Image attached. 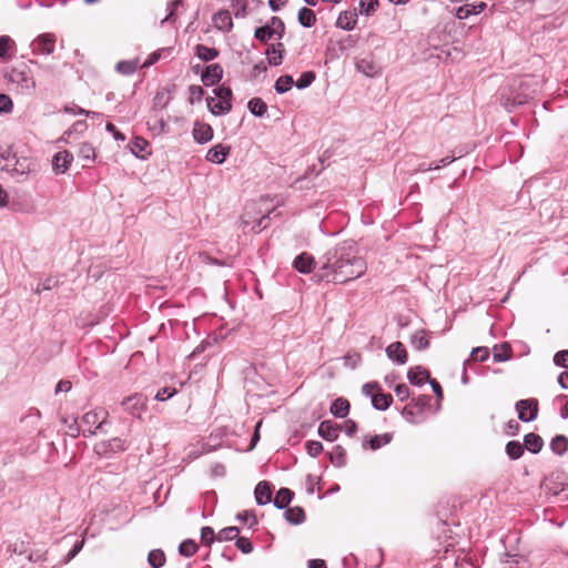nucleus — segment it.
Here are the masks:
<instances>
[{"mask_svg": "<svg viewBox=\"0 0 568 568\" xmlns=\"http://www.w3.org/2000/svg\"><path fill=\"white\" fill-rule=\"evenodd\" d=\"M292 497H293V494L290 489L281 488L274 498L275 507H277L278 509H283V508L287 507L292 500Z\"/></svg>", "mask_w": 568, "mask_h": 568, "instance_id": "nucleus-26", "label": "nucleus"}, {"mask_svg": "<svg viewBox=\"0 0 568 568\" xmlns=\"http://www.w3.org/2000/svg\"><path fill=\"white\" fill-rule=\"evenodd\" d=\"M506 453L511 459H518L524 454V445L511 440L506 445Z\"/></svg>", "mask_w": 568, "mask_h": 568, "instance_id": "nucleus-35", "label": "nucleus"}, {"mask_svg": "<svg viewBox=\"0 0 568 568\" xmlns=\"http://www.w3.org/2000/svg\"><path fill=\"white\" fill-rule=\"evenodd\" d=\"M516 410L518 418L521 422L528 423L536 419L538 414V402L534 398L521 399L516 403Z\"/></svg>", "mask_w": 568, "mask_h": 568, "instance_id": "nucleus-6", "label": "nucleus"}, {"mask_svg": "<svg viewBox=\"0 0 568 568\" xmlns=\"http://www.w3.org/2000/svg\"><path fill=\"white\" fill-rule=\"evenodd\" d=\"M357 22V14L353 11H344L339 13L336 26L343 30H353Z\"/></svg>", "mask_w": 568, "mask_h": 568, "instance_id": "nucleus-20", "label": "nucleus"}, {"mask_svg": "<svg viewBox=\"0 0 568 568\" xmlns=\"http://www.w3.org/2000/svg\"><path fill=\"white\" fill-rule=\"evenodd\" d=\"M247 108L250 112L256 116H263L267 111L266 103L260 98H253L248 101Z\"/></svg>", "mask_w": 568, "mask_h": 568, "instance_id": "nucleus-28", "label": "nucleus"}, {"mask_svg": "<svg viewBox=\"0 0 568 568\" xmlns=\"http://www.w3.org/2000/svg\"><path fill=\"white\" fill-rule=\"evenodd\" d=\"M407 378L414 385H422L429 379V374L425 368L417 366L408 371Z\"/></svg>", "mask_w": 568, "mask_h": 568, "instance_id": "nucleus-24", "label": "nucleus"}, {"mask_svg": "<svg viewBox=\"0 0 568 568\" xmlns=\"http://www.w3.org/2000/svg\"><path fill=\"white\" fill-rule=\"evenodd\" d=\"M73 161L71 152L64 150L58 152L52 159V169L55 174H63Z\"/></svg>", "mask_w": 568, "mask_h": 568, "instance_id": "nucleus-11", "label": "nucleus"}, {"mask_svg": "<svg viewBox=\"0 0 568 568\" xmlns=\"http://www.w3.org/2000/svg\"><path fill=\"white\" fill-rule=\"evenodd\" d=\"M9 80L17 84L22 93H31L36 89V81L29 72L21 69H13L9 74Z\"/></svg>", "mask_w": 568, "mask_h": 568, "instance_id": "nucleus-5", "label": "nucleus"}, {"mask_svg": "<svg viewBox=\"0 0 568 568\" xmlns=\"http://www.w3.org/2000/svg\"><path fill=\"white\" fill-rule=\"evenodd\" d=\"M55 37L52 33L40 34L32 43L36 53L51 54L54 51Z\"/></svg>", "mask_w": 568, "mask_h": 568, "instance_id": "nucleus-9", "label": "nucleus"}, {"mask_svg": "<svg viewBox=\"0 0 568 568\" xmlns=\"http://www.w3.org/2000/svg\"><path fill=\"white\" fill-rule=\"evenodd\" d=\"M195 54L199 59L203 61H211L219 55V52L214 48H209L204 44H197L195 48Z\"/></svg>", "mask_w": 568, "mask_h": 568, "instance_id": "nucleus-27", "label": "nucleus"}, {"mask_svg": "<svg viewBox=\"0 0 568 568\" xmlns=\"http://www.w3.org/2000/svg\"><path fill=\"white\" fill-rule=\"evenodd\" d=\"M550 448L554 453L562 455L568 449V438L564 435H557L552 438Z\"/></svg>", "mask_w": 568, "mask_h": 568, "instance_id": "nucleus-31", "label": "nucleus"}, {"mask_svg": "<svg viewBox=\"0 0 568 568\" xmlns=\"http://www.w3.org/2000/svg\"><path fill=\"white\" fill-rule=\"evenodd\" d=\"M453 161H454V159H453V158H450V156H445V158H443V159L439 161V163H438V164H436V165H428V166H427L425 163H422V164H419V166H418V171H420V172H426V171H430V170H438L440 166L448 165V164H450Z\"/></svg>", "mask_w": 568, "mask_h": 568, "instance_id": "nucleus-48", "label": "nucleus"}, {"mask_svg": "<svg viewBox=\"0 0 568 568\" xmlns=\"http://www.w3.org/2000/svg\"><path fill=\"white\" fill-rule=\"evenodd\" d=\"M106 418V412L104 409L88 412L82 416L81 423L87 427L90 434H94L99 429Z\"/></svg>", "mask_w": 568, "mask_h": 568, "instance_id": "nucleus-7", "label": "nucleus"}, {"mask_svg": "<svg viewBox=\"0 0 568 568\" xmlns=\"http://www.w3.org/2000/svg\"><path fill=\"white\" fill-rule=\"evenodd\" d=\"M148 561L153 568H160L165 562L164 552L160 549L151 550L148 556Z\"/></svg>", "mask_w": 568, "mask_h": 568, "instance_id": "nucleus-36", "label": "nucleus"}, {"mask_svg": "<svg viewBox=\"0 0 568 568\" xmlns=\"http://www.w3.org/2000/svg\"><path fill=\"white\" fill-rule=\"evenodd\" d=\"M236 546L244 554H250L253 550L252 542L247 538H244V537H239L236 539Z\"/></svg>", "mask_w": 568, "mask_h": 568, "instance_id": "nucleus-53", "label": "nucleus"}, {"mask_svg": "<svg viewBox=\"0 0 568 568\" xmlns=\"http://www.w3.org/2000/svg\"><path fill=\"white\" fill-rule=\"evenodd\" d=\"M544 446L542 438L535 434L529 433L524 438V448L528 449L529 452L537 454L541 450Z\"/></svg>", "mask_w": 568, "mask_h": 568, "instance_id": "nucleus-22", "label": "nucleus"}, {"mask_svg": "<svg viewBox=\"0 0 568 568\" xmlns=\"http://www.w3.org/2000/svg\"><path fill=\"white\" fill-rule=\"evenodd\" d=\"M78 156L83 161H93L95 159V150L90 143L83 142L79 146Z\"/></svg>", "mask_w": 568, "mask_h": 568, "instance_id": "nucleus-38", "label": "nucleus"}, {"mask_svg": "<svg viewBox=\"0 0 568 568\" xmlns=\"http://www.w3.org/2000/svg\"><path fill=\"white\" fill-rule=\"evenodd\" d=\"M192 135L197 143L204 144L213 139V129L207 123L195 122Z\"/></svg>", "mask_w": 568, "mask_h": 568, "instance_id": "nucleus-12", "label": "nucleus"}, {"mask_svg": "<svg viewBox=\"0 0 568 568\" xmlns=\"http://www.w3.org/2000/svg\"><path fill=\"white\" fill-rule=\"evenodd\" d=\"M489 357L488 347L480 346L476 347L470 353V359L476 362H485Z\"/></svg>", "mask_w": 568, "mask_h": 568, "instance_id": "nucleus-45", "label": "nucleus"}, {"mask_svg": "<svg viewBox=\"0 0 568 568\" xmlns=\"http://www.w3.org/2000/svg\"><path fill=\"white\" fill-rule=\"evenodd\" d=\"M84 545V539H82L80 542H78L71 550L70 552L68 554V560H71L72 558H74L79 551L82 549Z\"/></svg>", "mask_w": 568, "mask_h": 568, "instance_id": "nucleus-63", "label": "nucleus"}, {"mask_svg": "<svg viewBox=\"0 0 568 568\" xmlns=\"http://www.w3.org/2000/svg\"><path fill=\"white\" fill-rule=\"evenodd\" d=\"M215 97L207 98V106L214 115L226 114L232 109V91L226 87H219L214 90Z\"/></svg>", "mask_w": 568, "mask_h": 568, "instance_id": "nucleus-2", "label": "nucleus"}, {"mask_svg": "<svg viewBox=\"0 0 568 568\" xmlns=\"http://www.w3.org/2000/svg\"><path fill=\"white\" fill-rule=\"evenodd\" d=\"M132 145H133V153H135L136 155L141 152H144L146 151V148L149 146V143L145 139L143 138H135L134 141L132 142Z\"/></svg>", "mask_w": 568, "mask_h": 568, "instance_id": "nucleus-52", "label": "nucleus"}, {"mask_svg": "<svg viewBox=\"0 0 568 568\" xmlns=\"http://www.w3.org/2000/svg\"><path fill=\"white\" fill-rule=\"evenodd\" d=\"M329 410L335 417L343 418L348 414L349 403L347 399L339 397L332 403Z\"/></svg>", "mask_w": 568, "mask_h": 568, "instance_id": "nucleus-23", "label": "nucleus"}, {"mask_svg": "<svg viewBox=\"0 0 568 568\" xmlns=\"http://www.w3.org/2000/svg\"><path fill=\"white\" fill-rule=\"evenodd\" d=\"M222 75L223 69L220 64H210L202 74V81L205 85H213L222 79Z\"/></svg>", "mask_w": 568, "mask_h": 568, "instance_id": "nucleus-17", "label": "nucleus"}, {"mask_svg": "<svg viewBox=\"0 0 568 568\" xmlns=\"http://www.w3.org/2000/svg\"><path fill=\"white\" fill-rule=\"evenodd\" d=\"M255 499L258 505H266L272 499L271 486L267 481H261L255 487Z\"/></svg>", "mask_w": 568, "mask_h": 568, "instance_id": "nucleus-19", "label": "nucleus"}, {"mask_svg": "<svg viewBox=\"0 0 568 568\" xmlns=\"http://www.w3.org/2000/svg\"><path fill=\"white\" fill-rule=\"evenodd\" d=\"M12 109V101L7 94H0V112H10Z\"/></svg>", "mask_w": 568, "mask_h": 568, "instance_id": "nucleus-57", "label": "nucleus"}, {"mask_svg": "<svg viewBox=\"0 0 568 568\" xmlns=\"http://www.w3.org/2000/svg\"><path fill=\"white\" fill-rule=\"evenodd\" d=\"M356 428H357V427H356L355 422H353V420H351V419H349V420H346V422L344 423V430H345V433H346L348 436L354 435V434H355V432H356Z\"/></svg>", "mask_w": 568, "mask_h": 568, "instance_id": "nucleus-62", "label": "nucleus"}, {"mask_svg": "<svg viewBox=\"0 0 568 568\" xmlns=\"http://www.w3.org/2000/svg\"><path fill=\"white\" fill-rule=\"evenodd\" d=\"M57 282L53 278H47L39 283L34 290L36 294H41L43 291H49L55 286Z\"/></svg>", "mask_w": 568, "mask_h": 568, "instance_id": "nucleus-55", "label": "nucleus"}, {"mask_svg": "<svg viewBox=\"0 0 568 568\" xmlns=\"http://www.w3.org/2000/svg\"><path fill=\"white\" fill-rule=\"evenodd\" d=\"M214 539H216V536L214 534L213 528L203 527L201 530V541L210 546L214 541Z\"/></svg>", "mask_w": 568, "mask_h": 568, "instance_id": "nucleus-50", "label": "nucleus"}, {"mask_svg": "<svg viewBox=\"0 0 568 568\" xmlns=\"http://www.w3.org/2000/svg\"><path fill=\"white\" fill-rule=\"evenodd\" d=\"M357 70L367 77H374L377 72L375 64L366 59H362L356 64Z\"/></svg>", "mask_w": 568, "mask_h": 568, "instance_id": "nucleus-42", "label": "nucleus"}, {"mask_svg": "<svg viewBox=\"0 0 568 568\" xmlns=\"http://www.w3.org/2000/svg\"><path fill=\"white\" fill-rule=\"evenodd\" d=\"M392 400L393 398L390 394L377 393L373 396L372 404L376 409L385 410L389 407Z\"/></svg>", "mask_w": 568, "mask_h": 568, "instance_id": "nucleus-29", "label": "nucleus"}, {"mask_svg": "<svg viewBox=\"0 0 568 568\" xmlns=\"http://www.w3.org/2000/svg\"><path fill=\"white\" fill-rule=\"evenodd\" d=\"M315 276L318 281L343 284L363 276L366 272L365 261L357 256L348 243H342L325 252L317 262Z\"/></svg>", "mask_w": 568, "mask_h": 568, "instance_id": "nucleus-1", "label": "nucleus"}, {"mask_svg": "<svg viewBox=\"0 0 568 568\" xmlns=\"http://www.w3.org/2000/svg\"><path fill=\"white\" fill-rule=\"evenodd\" d=\"M377 7H378L377 0H361L359 1L361 13H364L365 16H371L373 12L376 11Z\"/></svg>", "mask_w": 568, "mask_h": 568, "instance_id": "nucleus-44", "label": "nucleus"}, {"mask_svg": "<svg viewBox=\"0 0 568 568\" xmlns=\"http://www.w3.org/2000/svg\"><path fill=\"white\" fill-rule=\"evenodd\" d=\"M395 393L397 395V397L400 399V400H405L408 398L409 396V389L407 387V385L405 384H398L396 387H395Z\"/></svg>", "mask_w": 568, "mask_h": 568, "instance_id": "nucleus-58", "label": "nucleus"}, {"mask_svg": "<svg viewBox=\"0 0 568 568\" xmlns=\"http://www.w3.org/2000/svg\"><path fill=\"white\" fill-rule=\"evenodd\" d=\"M284 47L281 42L272 44L266 50V57L271 65H280L283 61Z\"/></svg>", "mask_w": 568, "mask_h": 568, "instance_id": "nucleus-21", "label": "nucleus"}, {"mask_svg": "<svg viewBox=\"0 0 568 568\" xmlns=\"http://www.w3.org/2000/svg\"><path fill=\"white\" fill-rule=\"evenodd\" d=\"M285 26L278 17H272L271 20L257 29H255L254 37L262 42H266L276 37L281 39L284 34Z\"/></svg>", "mask_w": 568, "mask_h": 568, "instance_id": "nucleus-3", "label": "nucleus"}, {"mask_svg": "<svg viewBox=\"0 0 568 568\" xmlns=\"http://www.w3.org/2000/svg\"><path fill=\"white\" fill-rule=\"evenodd\" d=\"M315 264L314 257L306 252L300 254L293 262L295 270L304 274L311 273L315 268Z\"/></svg>", "mask_w": 568, "mask_h": 568, "instance_id": "nucleus-16", "label": "nucleus"}, {"mask_svg": "<svg viewBox=\"0 0 568 568\" xmlns=\"http://www.w3.org/2000/svg\"><path fill=\"white\" fill-rule=\"evenodd\" d=\"M121 405L128 413L139 416L146 408V397L142 394H134L125 397Z\"/></svg>", "mask_w": 568, "mask_h": 568, "instance_id": "nucleus-8", "label": "nucleus"}, {"mask_svg": "<svg viewBox=\"0 0 568 568\" xmlns=\"http://www.w3.org/2000/svg\"><path fill=\"white\" fill-rule=\"evenodd\" d=\"M72 384L70 381H60L55 386V393H67L71 389Z\"/></svg>", "mask_w": 568, "mask_h": 568, "instance_id": "nucleus-60", "label": "nucleus"}, {"mask_svg": "<svg viewBox=\"0 0 568 568\" xmlns=\"http://www.w3.org/2000/svg\"><path fill=\"white\" fill-rule=\"evenodd\" d=\"M197 550V545L192 539H186L180 544L179 552L184 557L193 556Z\"/></svg>", "mask_w": 568, "mask_h": 568, "instance_id": "nucleus-41", "label": "nucleus"}, {"mask_svg": "<svg viewBox=\"0 0 568 568\" xmlns=\"http://www.w3.org/2000/svg\"><path fill=\"white\" fill-rule=\"evenodd\" d=\"M31 171L30 163L27 160H23L22 162L17 161L14 166L12 168V172L24 175Z\"/></svg>", "mask_w": 568, "mask_h": 568, "instance_id": "nucleus-51", "label": "nucleus"}, {"mask_svg": "<svg viewBox=\"0 0 568 568\" xmlns=\"http://www.w3.org/2000/svg\"><path fill=\"white\" fill-rule=\"evenodd\" d=\"M239 532H240L239 528L234 527V526L223 528L217 532L216 540H219V541L233 540V539L237 538Z\"/></svg>", "mask_w": 568, "mask_h": 568, "instance_id": "nucleus-39", "label": "nucleus"}, {"mask_svg": "<svg viewBox=\"0 0 568 568\" xmlns=\"http://www.w3.org/2000/svg\"><path fill=\"white\" fill-rule=\"evenodd\" d=\"M486 7L487 6L485 2H479L477 4H465V6L458 7L455 10V17L457 19L464 20V19L469 18L471 14H479L480 12H483L486 9Z\"/></svg>", "mask_w": 568, "mask_h": 568, "instance_id": "nucleus-18", "label": "nucleus"}, {"mask_svg": "<svg viewBox=\"0 0 568 568\" xmlns=\"http://www.w3.org/2000/svg\"><path fill=\"white\" fill-rule=\"evenodd\" d=\"M231 153V146L227 144L219 143L212 146L205 155L207 162L214 164H222Z\"/></svg>", "mask_w": 568, "mask_h": 568, "instance_id": "nucleus-10", "label": "nucleus"}, {"mask_svg": "<svg viewBox=\"0 0 568 568\" xmlns=\"http://www.w3.org/2000/svg\"><path fill=\"white\" fill-rule=\"evenodd\" d=\"M362 390L366 396H371L373 398V396L378 393V386L377 384L367 383L362 387Z\"/></svg>", "mask_w": 568, "mask_h": 568, "instance_id": "nucleus-59", "label": "nucleus"}, {"mask_svg": "<svg viewBox=\"0 0 568 568\" xmlns=\"http://www.w3.org/2000/svg\"><path fill=\"white\" fill-rule=\"evenodd\" d=\"M105 128H106V130L109 132L113 133V136H114L115 140H119V141H124L125 140L124 134H122L121 132L116 131L115 126L112 123H108Z\"/></svg>", "mask_w": 568, "mask_h": 568, "instance_id": "nucleus-61", "label": "nucleus"}, {"mask_svg": "<svg viewBox=\"0 0 568 568\" xmlns=\"http://www.w3.org/2000/svg\"><path fill=\"white\" fill-rule=\"evenodd\" d=\"M341 427L332 422V420H324L320 424L318 427V435L328 442H334L338 437Z\"/></svg>", "mask_w": 568, "mask_h": 568, "instance_id": "nucleus-15", "label": "nucleus"}, {"mask_svg": "<svg viewBox=\"0 0 568 568\" xmlns=\"http://www.w3.org/2000/svg\"><path fill=\"white\" fill-rule=\"evenodd\" d=\"M14 42L8 36L0 37V58L3 60H8L11 58L10 50L12 49Z\"/></svg>", "mask_w": 568, "mask_h": 568, "instance_id": "nucleus-33", "label": "nucleus"}, {"mask_svg": "<svg viewBox=\"0 0 568 568\" xmlns=\"http://www.w3.org/2000/svg\"><path fill=\"white\" fill-rule=\"evenodd\" d=\"M128 447L126 442L121 438H111L95 444L94 450L98 455L103 457H111L113 454L125 450Z\"/></svg>", "mask_w": 568, "mask_h": 568, "instance_id": "nucleus-4", "label": "nucleus"}, {"mask_svg": "<svg viewBox=\"0 0 568 568\" xmlns=\"http://www.w3.org/2000/svg\"><path fill=\"white\" fill-rule=\"evenodd\" d=\"M308 568H326V565L322 559H312L308 561Z\"/></svg>", "mask_w": 568, "mask_h": 568, "instance_id": "nucleus-64", "label": "nucleus"}, {"mask_svg": "<svg viewBox=\"0 0 568 568\" xmlns=\"http://www.w3.org/2000/svg\"><path fill=\"white\" fill-rule=\"evenodd\" d=\"M315 80V74L312 71L304 72L300 79L296 81V87L298 89H305L312 84V82Z\"/></svg>", "mask_w": 568, "mask_h": 568, "instance_id": "nucleus-46", "label": "nucleus"}, {"mask_svg": "<svg viewBox=\"0 0 568 568\" xmlns=\"http://www.w3.org/2000/svg\"><path fill=\"white\" fill-rule=\"evenodd\" d=\"M392 436L389 434L375 435L371 437V439L368 440V445L371 449L375 450L388 444Z\"/></svg>", "mask_w": 568, "mask_h": 568, "instance_id": "nucleus-40", "label": "nucleus"}, {"mask_svg": "<svg viewBox=\"0 0 568 568\" xmlns=\"http://www.w3.org/2000/svg\"><path fill=\"white\" fill-rule=\"evenodd\" d=\"M410 343L418 351L425 349L429 346V341H428L427 334L424 329L416 331L412 335Z\"/></svg>", "mask_w": 568, "mask_h": 568, "instance_id": "nucleus-25", "label": "nucleus"}, {"mask_svg": "<svg viewBox=\"0 0 568 568\" xmlns=\"http://www.w3.org/2000/svg\"><path fill=\"white\" fill-rule=\"evenodd\" d=\"M138 68V61L131 60V61H120L116 63V71L123 75H131L135 72Z\"/></svg>", "mask_w": 568, "mask_h": 568, "instance_id": "nucleus-34", "label": "nucleus"}, {"mask_svg": "<svg viewBox=\"0 0 568 568\" xmlns=\"http://www.w3.org/2000/svg\"><path fill=\"white\" fill-rule=\"evenodd\" d=\"M386 354L393 362L403 365L407 362V352L400 342H394L386 347Z\"/></svg>", "mask_w": 568, "mask_h": 568, "instance_id": "nucleus-14", "label": "nucleus"}, {"mask_svg": "<svg viewBox=\"0 0 568 568\" xmlns=\"http://www.w3.org/2000/svg\"><path fill=\"white\" fill-rule=\"evenodd\" d=\"M285 517L291 524L297 525L304 521L305 514L301 507H293L286 510Z\"/></svg>", "mask_w": 568, "mask_h": 568, "instance_id": "nucleus-32", "label": "nucleus"}, {"mask_svg": "<svg viewBox=\"0 0 568 568\" xmlns=\"http://www.w3.org/2000/svg\"><path fill=\"white\" fill-rule=\"evenodd\" d=\"M306 449L310 456L316 457L323 450V445L321 442L317 440H308L306 443Z\"/></svg>", "mask_w": 568, "mask_h": 568, "instance_id": "nucleus-49", "label": "nucleus"}, {"mask_svg": "<svg viewBox=\"0 0 568 568\" xmlns=\"http://www.w3.org/2000/svg\"><path fill=\"white\" fill-rule=\"evenodd\" d=\"M554 362L557 366L568 368V351H560L556 353Z\"/></svg>", "mask_w": 568, "mask_h": 568, "instance_id": "nucleus-56", "label": "nucleus"}, {"mask_svg": "<svg viewBox=\"0 0 568 568\" xmlns=\"http://www.w3.org/2000/svg\"><path fill=\"white\" fill-rule=\"evenodd\" d=\"M510 358V346L508 344H504L500 346V351L495 349L494 359L495 362H505Z\"/></svg>", "mask_w": 568, "mask_h": 568, "instance_id": "nucleus-47", "label": "nucleus"}, {"mask_svg": "<svg viewBox=\"0 0 568 568\" xmlns=\"http://www.w3.org/2000/svg\"><path fill=\"white\" fill-rule=\"evenodd\" d=\"M298 22L306 28H311L316 22V16L314 11L308 8H302L298 11Z\"/></svg>", "mask_w": 568, "mask_h": 568, "instance_id": "nucleus-30", "label": "nucleus"}, {"mask_svg": "<svg viewBox=\"0 0 568 568\" xmlns=\"http://www.w3.org/2000/svg\"><path fill=\"white\" fill-rule=\"evenodd\" d=\"M250 0H231V7L236 18H243L246 14V9Z\"/></svg>", "mask_w": 568, "mask_h": 568, "instance_id": "nucleus-43", "label": "nucleus"}, {"mask_svg": "<svg viewBox=\"0 0 568 568\" xmlns=\"http://www.w3.org/2000/svg\"><path fill=\"white\" fill-rule=\"evenodd\" d=\"M293 84L294 81L291 75H282L275 82V90L277 93L282 94L287 92Z\"/></svg>", "mask_w": 568, "mask_h": 568, "instance_id": "nucleus-37", "label": "nucleus"}, {"mask_svg": "<svg viewBox=\"0 0 568 568\" xmlns=\"http://www.w3.org/2000/svg\"><path fill=\"white\" fill-rule=\"evenodd\" d=\"M175 393H176L175 388L164 387L156 393L155 399L163 402V400L171 398Z\"/></svg>", "mask_w": 568, "mask_h": 568, "instance_id": "nucleus-54", "label": "nucleus"}, {"mask_svg": "<svg viewBox=\"0 0 568 568\" xmlns=\"http://www.w3.org/2000/svg\"><path fill=\"white\" fill-rule=\"evenodd\" d=\"M214 27L222 32H230L233 28V20L229 10H220L212 17Z\"/></svg>", "mask_w": 568, "mask_h": 568, "instance_id": "nucleus-13", "label": "nucleus"}]
</instances>
